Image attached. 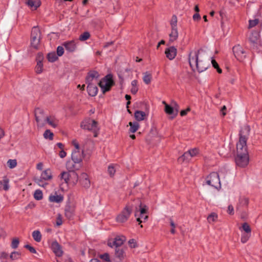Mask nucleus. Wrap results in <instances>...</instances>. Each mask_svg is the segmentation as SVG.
I'll return each mask as SVG.
<instances>
[{
	"label": "nucleus",
	"mask_w": 262,
	"mask_h": 262,
	"mask_svg": "<svg viewBox=\"0 0 262 262\" xmlns=\"http://www.w3.org/2000/svg\"><path fill=\"white\" fill-rule=\"evenodd\" d=\"M200 50L191 51L189 54V63L190 67L193 70L196 68L199 73L203 72L206 70L209 67V60H207L202 55H200Z\"/></svg>",
	"instance_id": "nucleus-1"
},
{
	"label": "nucleus",
	"mask_w": 262,
	"mask_h": 262,
	"mask_svg": "<svg viewBox=\"0 0 262 262\" xmlns=\"http://www.w3.org/2000/svg\"><path fill=\"white\" fill-rule=\"evenodd\" d=\"M250 128L248 125L243 126L240 132L239 139L236 144L237 154H248L247 141L249 136Z\"/></svg>",
	"instance_id": "nucleus-2"
},
{
	"label": "nucleus",
	"mask_w": 262,
	"mask_h": 262,
	"mask_svg": "<svg viewBox=\"0 0 262 262\" xmlns=\"http://www.w3.org/2000/svg\"><path fill=\"white\" fill-rule=\"evenodd\" d=\"M80 127L83 129L91 131L94 133V137H97L99 130L98 122L91 118L83 120L80 123Z\"/></svg>",
	"instance_id": "nucleus-3"
},
{
	"label": "nucleus",
	"mask_w": 262,
	"mask_h": 262,
	"mask_svg": "<svg viewBox=\"0 0 262 262\" xmlns=\"http://www.w3.org/2000/svg\"><path fill=\"white\" fill-rule=\"evenodd\" d=\"M41 38V33L38 28L34 27L32 29L31 33V47L37 50L40 46Z\"/></svg>",
	"instance_id": "nucleus-4"
},
{
	"label": "nucleus",
	"mask_w": 262,
	"mask_h": 262,
	"mask_svg": "<svg viewBox=\"0 0 262 262\" xmlns=\"http://www.w3.org/2000/svg\"><path fill=\"white\" fill-rule=\"evenodd\" d=\"M114 84L112 76L110 74L105 76L98 82L99 86L103 94L110 91Z\"/></svg>",
	"instance_id": "nucleus-5"
},
{
	"label": "nucleus",
	"mask_w": 262,
	"mask_h": 262,
	"mask_svg": "<svg viewBox=\"0 0 262 262\" xmlns=\"http://www.w3.org/2000/svg\"><path fill=\"white\" fill-rule=\"evenodd\" d=\"M205 183L216 189L221 188V181L218 173L211 172L205 179Z\"/></svg>",
	"instance_id": "nucleus-6"
},
{
	"label": "nucleus",
	"mask_w": 262,
	"mask_h": 262,
	"mask_svg": "<svg viewBox=\"0 0 262 262\" xmlns=\"http://www.w3.org/2000/svg\"><path fill=\"white\" fill-rule=\"evenodd\" d=\"M52 178L51 170L50 169H47L42 172L39 178H36L35 179V182L39 186L45 187L48 184L45 181L50 180Z\"/></svg>",
	"instance_id": "nucleus-7"
},
{
	"label": "nucleus",
	"mask_w": 262,
	"mask_h": 262,
	"mask_svg": "<svg viewBox=\"0 0 262 262\" xmlns=\"http://www.w3.org/2000/svg\"><path fill=\"white\" fill-rule=\"evenodd\" d=\"M35 120L37 123V126L39 127H43L46 123V116L43 111L40 108H37L35 110Z\"/></svg>",
	"instance_id": "nucleus-8"
},
{
	"label": "nucleus",
	"mask_w": 262,
	"mask_h": 262,
	"mask_svg": "<svg viewBox=\"0 0 262 262\" xmlns=\"http://www.w3.org/2000/svg\"><path fill=\"white\" fill-rule=\"evenodd\" d=\"M132 212V208L130 206H126L120 214L117 216V221L121 223L125 222L128 219Z\"/></svg>",
	"instance_id": "nucleus-9"
},
{
	"label": "nucleus",
	"mask_w": 262,
	"mask_h": 262,
	"mask_svg": "<svg viewBox=\"0 0 262 262\" xmlns=\"http://www.w3.org/2000/svg\"><path fill=\"white\" fill-rule=\"evenodd\" d=\"M236 164L241 167L247 166L249 163L248 154H237L235 159Z\"/></svg>",
	"instance_id": "nucleus-10"
},
{
	"label": "nucleus",
	"mask_w": 262,
	"mask_h": 262,
	"mask_svg": "<svg viewBox=\"0 0 262 262\" xmlns=\"http://www.w3.org/2000/svg\"><path fill=\"white\" fill-rule=\"evenodd\" d=\"M233 52L235 57L239 61H242L246 57V53L243 47L239 45L233 47Z\"/></svg>",
	"instance_id": "nucleus-11"
},
{
	"label": "nucleus",
	"mask_w": 262,
	"mask_h": 262,
	"mask_svg": "<svg viewBox=\"0 0 262 262\" xmlns=\"http://www.w3.org/2000/svg\"><path fill=\"white\" fill-rule=\"evenodd\" d=\"M125 240V237L123 235L117 236L114 239L108 241V245L111 247L115 246L116 248H118L123 245Z\"/></svg>",
	"instance_id": "nucleus-12"
},
{
	"label": "nucleus",
	"mask_w": 262,
	"mask_h": 262,
	"mask_svg": "<svg viewBox=\"0 0 262 262\" xmlns=\"http://www.w3.org/2000/svg\"><path fill=\"white\" fill-rule=\"evenodd\" d=\"M83 151L73 150L71 158L73 162L75 164H80L84 158Z\"/></svg>",
	"instance_id": "nucleus-13"
},
{
	"label": "nucleus",
	"mask_w": 262,
	"mask_h": 262,
	"mask_svg": "<svg viewBox=\"0 0 262 262\" xmlns=\"http://www.w3.org/2000/svg\"><path fill=\"white\" fill-rule=\"evenodd\" d=\"M70 178H74L77 182L78 180V175L74 171L63 172L61 173V179H63L66 183H68L69 182Z\"/></svg>",
	"instance_id": "nucleus-14"
},
{
	"label": "nucleus",
	"mask_w": 262,
	"mask_h": 262,
	"mask_svg": "<svg viewBox=\"0 0 262 262\" xmlns=\"http://www.w3.org/2000/svg\"><path fill=\"white\" fill-rule=\"evenodd\" d=\"M99 77V73L95 71H91L89 72L86 77V83H95L94 82H97L98 79Z\"/></svg>",
	"instance_id": "nucleus-15"
},
{
	"label": "nucleus",
	"mask_w": 262,
	"mask_h": 262,
	"mask_svg": "<svg viewBox=\"0 0 262 262\" xmlns=\"http://www.w3.org/2000/svg\"><path fill=\"white\" fill-rule=\"evenodd\" d=\"M148 210V207L145 205H142L141 204L140 205V217L137 219V221L139 222L140 223L142 222L141 219H143L144 221H146L148 216L147 215H145Z\"/></svg>",
	"instance_id": "nucleus-16"
},
{
	"label": "nucleus",
	"mask_w": 262,
	"mask_h": 262,
	"mask_svg": "<svg viewBox=\"0 0 262 262\" xmlns=\"http://www.w3.org/2000/svg\"><path fill=\"white\" fill-rule=\"evenodd\" d=\"M51 249L56 256L61 257L63 254V251L61 246L56 242H53L51 244Z\"/></svg>",
	"instance_id": "nucleus-17"
},
{
	"label": "nucleus",
	"mask_w": 262,
	"mask_h": 262,
	"mask_svg": "<svg viewBox=\"0 0 262 262\" xmlns=\"http://www.w3.org/2000/svg\"><path fill=\"white\" fill-rule=\"evenodd\" d=\"M43 57L41 53H38L37 56V64L35 67V72L37 74H40L43 71V64L42 60Z\"/></svg>",
	"instance_id": "nucleus-18"
},
{
	"label": "nucleus",
	"mask_w": 262,
	"mask_h": 262,
	"mask_svg": "<svg viewBox=\"0 0 262 262\" xmlns=\"http://www.w3.org/2000/svg\"><path fill=\"white\" fill-rule=\"evenodd\" d=\"M177 50L173 47L171 46L169 48L166 49L165 54H166V57L169 60L173 59L177 55Z\"/></svg>",
	"instance_id": "nucleus-19"
},
{
	"label": "nucleus",
	"mask_w": 262,
	"mask_h": 262,
	"mask_svg": "<svg viewBox=\"0 0 262 262\" xmlns=\"http://www.w3.org/2000/svg\"><path fill=\"white\" fill-rule=\"evenodd\" d=\"M62 45L65 47L67 51L70 52H73L76 49V43L74 40L66 41Z\"/></svg>",
	"instance_id": "nucleus-20"
},
{
	"label": "nucleus",
	"mask_w": 262,
	"mask_h": 262,
	"mask_svg": "<svg viewBox=\"0 0 262 262\" xmlns=\"http://www.w3.org/2000/svg\"><path fill=\"white\" fill-rule=\"evenodd\" d=\"M80 182L81 184L85 188L90 186V181L88 175L86 173H82L80 176Z\"/></svg>",
	"instance_id": "nucleus-21"
},
{
	"label": "nucleus",
	"mask_w": 262,
	"mask_h": 262,
	"mask_svg": "<svg viewBox=\"0 0 262 262\" xmlns=\"http://www.w3.org/2000/svg\"><path fill=\"white\" fill-rule=\"evenodd\" d=\"M87 91L89 95L91 96H95L98 93V88L96 85L95 83H87Z\"/></svg>",
	"instance_id": "nucleus-22"
},
{
	"label": "nucleus",
	"mask_w": 262,
	"mask_h": 262,
	"mask_svg": "<svg viewBox=\"0 0 262 262\" xmlns=\"http://www.w3.org/2000/svg\"><path fill=\"white\" fill-rule=\"evenodd\" d=\"M170 28H171V31L169 34V41L170 42H172L176 41L178 39V36H179V33H178V27H170Z\"/></svg>",
	"instance_id": "nucleus-23"
},
{
	"label": "nucleus",
	"mask_w": 262,
	"mask_h": 262,
	"mask_svg": "<svg viewBox=\"0 0 262 262\" xmlns=\"http://www.w3.org/2000/svg\"><path fill=\"white\" fill-rule=\"evenodd\" d=\"M26 3L32 10H36L41 4L39 0H26Z\"/></svg>",
	"instance_id": "nucleus-24"
},
{
	"label": "nucleus",
	"mask_w": 262,
	"mask_h": 262,
	"mask_svg": "<svg viewBox=\"0 0 262 262\" xmlns=\"http://www.w3.org/2000/svg\"><path fill=\"white\" fill-rule=\"evenodd\" d=\"M260 34L258 31H253L249 37V40L253 43H257L259 41Z\"/></svg>",
	"instance_id": "nucleus-25"
},
{
	"label": "nucleus",
	"mask_w": 262,
	"mask_h": 262,
	"mask_svg": "<svg viewBox=\"0 0 262 262\" xmlns=\"http://www.w3.org/2000/svg\"><path fill=\"white\" fill-rule=\"evenodd\" d=\"M75 209L72 206H66L65 209V216L68 219H71L74 215Z\"/></svg>",
	"instance_id": "nucleus-26"
},
{
	"label": "nucleus",
	"mask_w": 262,
	"mask_h": 262,
	"mask_svg": "<svg viewBox=\"0 0 262 262\" xmlns=\"http://www.w3.org/2000/svg\"><path fill=\"white\" fill-rule=\"evenodd\" d=\"M46 122L54 128L56 127L58 124V121L53 116H48Z\"/></svg>",
	"instance_id": "nucleus-27"
},
{
	"label": "nucleus",
	"mask_w": 262,
	"mask_h": 262,
	"mask_svg": "<svg viewBox=\"0 0 262 262\" xmlns=\"http://www.w3.org/2000/svg\"><path fill=\"white\" fill-rule=\"evenodd\" d=\"M147 116V114H146L145 112L140 111H136L134 114L136 120L138 121H141L144 120L145 118Z\"/></svg>",
	"instance_id": "nucleus-28"
},
{
	"label": "nucleus",
	"mask_w": 262,
	"mask_h": 262,
	"mask_svg": "<svg viewBox=\"0 0 262 262\" xmlns=\"http://www.w3.org/2000/svg\"><path fill=\"white\" fill-rule=\"evenodd\" d=\"M143 80L146 84L150 83L152 79V74L149 72H145L143 73Z\"/></svg>",
	"instance_id": "nucleus-29"
},
{
	"label": "nucleus",
	"mask_w": 262,
	"mask_h": 262,
	"mask_svg": "<svg viewBox=\"0 0 262 262\" xmlns=\"http://www.w3.org/2000/svg\"><path fill=\"white\" fill-rule=\"evenodd\" d=\"M63 200V198L61 195H51L49 196V201L51 202L60 203Z\"/></svg>",
	"instance_id": "nucleus-30"
},
{
	"label": "nucleus",
	"mask_w": 262,
	"mask_h": 262,
	"mask_svg": "<svg viewBox=\"0 0 262 262\" xmlns=\"http://www.w3.org/2000/svg\"><path fill=\"white\" fill-rule=\"evenodd\" d=\"M115 257L118 258L119 260H122L124 257V250L121 248H116L115 253Z\"/></svg>",
	"instance_id": "nucleus-31"
},
{
	"label": "nucleus",
	"mask_w": 262,
	"mask_h": 262,
	"mask_svg": "<svg viewBox=\"0 0 262 262\" xmlns=\"http://www.w3.org/2000/svg\"><path fill=\"white\" fill-rule=\"evenodd\" d=\"M191 159L189 154L188 151L185 152L182 156H181L178 160L180 162H188Z\"/></svg>",
	"instance_id": "nucleus-32"
},
{
	"label": "nucleus",
	"mask_w": 262,
	"mask_h": 262,
	"mask_svg": "<svg viewBox=\"0 0 262 262\" xmlns=\"http://www.w3.org/2000/svg\"><path fill=\"white\" fill-rule=\"evenodd\" d=\"M129 125L130 126L129 132L132 133H135L139 128V124L137 122H129Z\"/></svg>",
	"instance_id": "nucleus-33"
},
{
	"label": "nucleus",
	"mask_w": 262,
	"mask_h": 262,
	"mask_svg": "<svg viewBox=\"0 0 262 262\" xmlns=\"http://www.w3.org/2000/svg\"><path fill=\"white\" fill-rule=\"evenodd\" d=\"M165 112L168 115H173L172 118L175 117V112L174 111V108L169 104H166V107L164 108Z\"/></svg>",
	"instance_id": "nucleus-34"
},
{
	"label": "nucleus",
	"mask_w": 262,
	"mask_h": 262,
	"mask_svg": "<svg viewBox=\"0 0 262 262\" xmlns=\"http://www.w3.org/2000/svg\"><path fill=\"white\" fill-rule=\"evenodd\" d=\"M32 237L37 242H40L41 240V234L39 230L34 231L32 232Z\"/></svg>",
	"instance_id": "nucleus-35"
},
{
	"label": "nucleus",
	"mask_w": 262,
	"mask_h": 262,
	"mask_svg": "<svg viewBox=\"0 0 262 262\" xmlns=\"http://www.w3.org/2000/svg\"><path fill=\"white\" fill-rule=\"evenodd\" d=\"M9 180L7 177H4L2 181L0 182V184L3 185V189L5 190H8L9 188Z\"/></svg>",
	"instance_id": "nucleus-36"
},
{
	"label": "nucleus",
	"mask_w": 262,
	"mask_h": 262,
	"mask_svg": "<svg viewBox=\"0 0 262 262\" xmlns=\"http://www.w3.org/2000/svg\"><path fill=\"white\" fill-rule=\"evenodd\" d=\"M137 83L138 81L137 80H134L131 82L132 88L130 89V92L133 94H136L138 91Z\"/></svg>",
	"instance_id": "nucleus-37"
},
{
	"label": "nucleus",
	"mask_w": 262,
	"mask_h": 262,
	"mask_svg": "<svg viewBox=\"0 0 262 262\" xmlns=\"http://www.w3.org/2000/svg\"><path fill=\"white\" fill-rule=\"evenodd\" d=\"M217 219V215L214 212L211 213L207 217L208 222L210 223H213L215 222Z\"/></svg>",
	"instance_id": "nucleus-38"
},
{
	"label": "nucleus",
	"mask_w": 262,
	"mask_h": 262,
	"mask_svg": "<svg viewBox=\"0 0 262 262\" xmlns=\"http://www.w3.org/2000/svg\"><path fill=\"white\" fill-rule=\"evenodd\" d=\"M7 164L9 168L13 169L17 166V162L16 159H9Z\"/></svg>",
	"instance_id": "nucleus-39"
},
{
	"label": "nucleus",
	"mask_w": 262,
	"mask_h": 262,
	"mask_svg": "<svg viewBox=\"0 0 262 262\" xmlns=\"http://www.w3.org/2000/svg\"><path fill=\"white\" fill-rule=\"evenodd\" d=\"M53 133H52L49 129H47L43 134V137L45 139H49L50 140H52L53 139Z\"/></svg>",
	"instance_id": "nucleus-40"
},
{
	"label": "nucleus",
	"mask_w": 262,
	"mask_h": 262,
	"mask_svg": "<svg viewBox=\"0 0 262 262\" xmlns=\"http://www.w3.org/2000/svg\"><path fill=\"white\" fill-rule=\"evenodd\" d=\"M66 167L70 171H74L75 169H78V168L76 167L75 164H73L71 161H68L66 163Z\"/></svg>",
	"instance_id": "nucleus-41"
},
{
	"label": "nucleus",
	"mask_w": 262,
	"mask_h": 262,
	"mask_svg": "<svg viewBox=\"0 0 262 262\" xmlns=\"http://www.w3.org/2000/svg\"><path fill=\"white\" fill-rule=\"evenodd\" d=\"M177 22L178 19L177 16L175 15H172L170 21V27H178Z\"/></svg>",
	"instance_id": "nucleus-42"
},
{
	"label": "nucleus",
	"mask_w": 262,
	"mask_h": 262,
	"mask_svg": "<svg viewBox=\"0 0 262 262\" xmlns=\"http://www.w3.org/2000/svg\"><path fill=\"white\" fill-rule=\"evenodd\" d=\"M90 37V34L88 32H84L83 33L81 34L79 36V40L80 41H85L88 39Z\"/></svg>",
	"instance_id": "nucleus-43"
},
{
	"label": "nucleus",
	"mask_w": 262,
	"mask_h": 262,
	"mask_svg": "<svg viewBox=\"0 0 262 262\" xmlns=\"http://www.w3.org/2000/svg\"><path fill=\"white\" fill-rule=\"evenodd\" d=\"M34 197L36 200H40L42 199V193L40 190H36L34 193Z\"/></svg>",
	"instance_id": "nucleus-44"
},
{
	"label": "nucleus",
	"mask_w": 262,
	"mask_h": 262,
	"mask_svg": "<svg viewBox=\"0 0 262 262\" xmlns=\"http://www.w3.org/2000/svg\"><path fill=\"white\" fill-rule=\"evenodd\" d=\"M242 228V229L246 232V233H251V228L247 223H243Z\"/></svg>",
	"instance_id": "nucleus-45"
},
{
	"label": "nucleus",
	"mask_w": 262,
	"mask_h": 262,
	"mask_svg": "<svg viewBox=\"0 0 262 262\" xmlns=\"http://www.w3.org/2000/svg\"><path fill=\"white\" fill-rule=\"evenodd\" d=\"M107 172L111 177H113L116 172V169L114 166L112 165H109L107 168Z\"/></svg>",
	"instance_id": "nucleus-46"
},
{
	"label": "nucleus",
	"mask_w": 262,
	"mask_h": 262,
	"mask_svg": "<svg viewBox=\"0 0 262 262\" xmlns=\"http://www.w3.org/2000/svg\"><path fill=\"white\" fill-rule=\"evenodd\" d=\"M251 236V233H244L241 236V242L242 243H246L249 239Z\"/></svg>",
	"instance_id": "nucleus-47"
},
{
	"label": "nucleus",
	"mask_w": 262,
	"mask_h": 262,
	"mask_svg": "<svg viewBox=\"0 0 262 262\" xmlns=\"http://www.w3.org/2000/svg\"><path fill=\"white\" fill-rule=\"evenodd\" d=\"M48 59L50 62H54L55 61L57 57L56 56V55L55 53H50L48 54L47 56Z\"/></svg>",
	"instance_id": "nucleus-48"
},
{
	"label": "nucleus",
	"mask_w": 262,
	"mask_h": 262,
	"mask_svg": "<svg viewBox=\"0 0 262 262\" xmlns=\"http://www.w3.org/2000/svg\"><path fill=\"white\" fill-rule=\"evenodd\" d=\"M239 203L243 206H247L249 204V199L245 197H241L239 199Z\"/></svg>",
	"instance_id": "nucleus-49"
},
{
	"label": "nucleus",
	"mask_w": 262,
	"mask_h": 262,
	"mask_svg": "<svg viewBox=\"0 0 262 262\" xmlns=\"http://www.w3.org/2000/svg\"><path fill=\"white\" fill-rule=\"evenodd\" d=\"M190 155V157L192 158L198 155L199 154V150L198 148H193L188 151Z\"/></svg>",
	"instance_id": "nucleus-50"
},
{
	"label": "nucleus",
	"mask_w": 262,
	"mask_h": 262,
	"mask_svg": "<svg viewBox=\"0 0 262 262\" xmlns=\"http://www.w3.org/2000/svg\"><path fill=\"white\" fill-rule=\"evenodd\" d=\"M20 253L18 252H12L10 257L12 260H16L18 259L20 257Z\"/></svg>",
	"instance_id": "nucleus-51"
},
{
	"label": "nucleus",
	"mask_w": 262,
	"mask_h": 262,
	"mask_svg": "<svg viewBox=\"0 0 262 262\" xmlns=\"http://www.w3.org/2000/svg\"><path fill=\"white\" fill-rule=\"evenodd\" d=\"M259 21L258 19H255L254 20H250L249 21V28H252L257 25Z\"/></svg>",
	"instance_id": "nucleus-52"
},
{
	"label": "nucleus",
	"mask_w": 262,
	"mask_h": 262,
	"mask_svg": "<svg viewBox=\"0 0 262 262\" xmlns=\"http://www.w3.org/2000/svg\"><path fill=\"white\" fill-rule=\"evenodd\" d=\"M128 245L132 248H134L137 246L136 241L134 239H130L129 240Z\"/></svg>",
	"instance_id": "nucleus-53"
},
{
	"label": "nucleus",
	"mask_w": 262,
	"mask_h": 262,
	"mask_svg": "<svg viewBox=\"0 0 262 262\" xmlns=\"http://www.w3.org/2000/svg\"><path fill=\"white\" fill-rule=\"evenodd\" d=\"M172 107L174 108V111L175 112L174 116H177L179 112V105L176 101H172Z\"/></svg>",
	"instance_id": "nucleus-54"
},
{
	"label": "nucleus",
	"mask_w": 262,
	"mask_h": 262,
	"mask_svg": "<svg viewBox=\"0 0 262 262\" xmlns=\"http://www.w3.org/2000/svg\"><path fill=\"white\" fill-rule=\"evenodd\" d=\"M100 258L106 261L110 262V255L108 253H104L99 256Z\"/></svg>",
	"instance_id": "nucleus-55"
},
{
	"label": "nucleus",
	"mask_w": 262,
	"mask_h": 262,
	"mask_svg": "<svg viewBox=\"0 0 262 262\" xmlns=\"http://www.w3.org/2000/svg\"><path fill=\"white\" fill-rule=\"evenodd\" d=\"M62 224V217L60 214H58L56 219V225L58 226L61 225Z\"/></svg>",
	"instance_id": "nucleus-56"
},
{
	"label": "nucleus",
	"mask_w": 262,
	"mask_h": 262,
	"mask_svg": "<svg viewBox=\"0 0 262 262\" xmlns=\"http://www.w3.org/2000/svg\"><path fill=\"white\" fill-rule=\"evenodd\" d=\"M72 145L75 147V149L74 150L80 151L79 144L76 140H73L72 141Z\"/></svg>",
	"instance_id": "nucleus-57"
},
{
	"label": "nucleus",
	"mask_w": 262,
	"mask_h": 262,
	"mask_svg": "<svg viewBox=\"0 0 262 262\" xmlns=\"http://www.w3.org/2000/svg\"><path fill=\"white\" fill-rule=\"evenodd\" d=\"M64 53V49L62 46H58L57 48V54L59 56H62Z\"/></svg>",
	"instance_id": "nucleus-58"
},
{
	"label": "nucleus",
	"mask_w": 262,
	"mask_h": 262,
	"mask_svg": "<svg viewBox=\"0 0 262 262\" xmlns=\"http://www.w3.org/2000/svg\"><path fill=\"white\" fill-rule=\"evenodd\" d=\"M18 244H19L18 239L17 238L14 239L12 242L11 247L13 249H16V248H17Z\"/></svg>",
	"instance_id": "nucleus-59"
},
{
	"label": "nucleus",
	"mask_w": 262,
	"mask_h": 262,
	"mask_svg": "<svg viewBox=\"0 0 262 262\" xmlns=\"http://www.w3.org/2000/svg\"><path fill=\"white\" fill-rule=\"evenodd\" d=\"M25 247L26 249H28L30 251V252L32 253H36V251L35 249V248L34 247L31 246L29 245H26L25 246Z\"/></svg>",
	"instance_id": "nucleus-60"
},
{
	"label": "nucleus",
	"mask_w": 262,
	"mask_h": 262,
	"mask_svg": "<svg viewBox=\"0 0 262 262\" xmlns=\"http://www.w3.org/2000/svg\"><path fill=\"white\" fill-rule=\"evenodd\" d=\"M8 257V254L5 252H2L0 253V259L3 261V260L7 259Z\"/></svg>",
	"instance_id": "nucleus-61"
},
{
	"label": "nucleus",
	"mask_w": 262,
	"mask_h": 262,
	"mask_svg": "<svg viewBox=\"0 0 262 262\" xmlns=\"http://www.w3.org/2000/svg\"><path fill=\"white\" fill-rule=\"evenodd\" d=\"M228 211L229 214H233V211H234L233 207L232 205H229L228 207V211Z\"/></svg>",
	"instance_id": "nucleus-62"
},
{
	"label": "nucleus",
	"mask_w": 262,
	"mask_h": 262,
	"mask_svg": "<svg viewBox=\"0 0 262 262\" xmlns=\"http://www.w3.org/2000/svg\"><path fill=\"white\" fill-rule=\"evenodd\" d=\"M193 19L194 20H199L201 19V16L199 13H196L193 15Z\"/></svg>",
	"instance_id": "nucleus-63"
},
{
	"label": "nucleus",
	"mask_w": 262,
	"mask_h": 262,
	"mask_svg": "<svg viewBox=\"0 0 262 262\" xmlns=\"http://www.w3.org/2000/svg\"><path fill=\"white\" fill-rule=\"evenodd\" d=\"M59 156L61 158H63L66 157L67 153L63 150H61L59 153Z\"/></svg>",
	"instance_id": "nucleus-64"
}]
</instances>
